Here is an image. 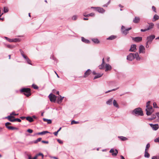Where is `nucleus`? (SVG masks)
Segmentation results:
<instances>
[{"instance_id":"f257e3e1","label":"nucleus","mask_w":159,"mask_h":159,"mask_svg":"<svg viewBox=\"0 0 159 159\" xmlns=\"http://www.w3.org/2000/svg\"><path fill=\"white\" fill-rule=\"evenodd\" d=\"M135 58H136V59L138 61L140 60L141 59L140 57H139L137 52L135 53H130L127 57V60L130 61H132Z\"/></svg>"},{"instance_id":"f03ea898","label":"nucleus","mask_w":159,"mask_h":159,"mask_svg":"<svg viewBox=\"0 0 159 159\" xmlns=\"http://www.w3.org/2000/svg\"><path fill=\"white\" fill-rule=\"evenodd\" d=\"M132 114L135 116H143V111L140 107L135 109L133 111Z\"/></svg>"},{"instance_id":"7ed1b4c3","label":"nucleus","mask_w":159,"mask_h":159,"mask_svg":"<svg viewBox=\"0 0 159 159\" xmlns=\"http://www.w3.org/2000/svg\"><path fill=\"white\" fill-rule=\"evenodd\" d=\"M21 93L23 94L27 97H28L31 95V90L29 88H23L20 90Z\"/></svg>"},{"instance_id":"20e7f679","label":"nucleus","mask_w":159,"mask_h":159,"mask_svg":"<svg viewBox=\"0 0 159 159\" xmlns=\"http://www.w3.org/2000/svg\"><path fill=\"white\" fill-rule=\"evenodd\" d=\"M14 118L15 117L14 116H9L6 117V118L8 119L11 122L17 121L18 122H21V120L19 118L12 119L13 118Z\"/></svg>"},{"instance_id":"39448f33","label":"nucleus","mask_w":159,"mask_h":159,"mask_svg":"<svg viewBox=\"0 0 159 159\" xmlns=\"http://www.w3.org/2000/svg\"><path fill=\"white\" fill-rule=\"evenodd\" d=\"M11 123L10 122H7L6 123H5V125L6 127L9 129L12 130L14 129L16 130H18V128H17L8 126V125H11Z\"/></svg>"},{"instance_id":"423d86ee","label":"nucleus","mask_w":159,"mask_h":159,"mask_svg":"<svg viewBox=\"0 0 159 159\" xmlns=\"http://www.w3.org/2000/svg\"><path fill=\"white\" fill-rule=\"evenodd\" d=\"M155 38V36L154 35H152L148 37L147 38V44H148V43H150L153 39Z\"/></svg>"},{"instance_id":"0eeeda50","label":"nucleus","mask_w":159,"mask_h":159,"mask_svg":"<svg viewBox=\"0 0 159 159\" xmlns=\"http://www.w3.org/2000/svg\"><path fill=\"white\" fill-rule=\"evenodd\" d=\"M146 114L148 116H150L151 115L153 112V110L152 107H150L149 108H146Z\"/></svg>"},{"instance_id":"6e6552de","label":"nucleus","mask_w":159,"mask_h":159,"mask_svg":"<svg viewBox=\"0 0 159 159\" xmlns=\"http://www.w3.org/2000/svg\"><path fill=\"white\" fill-rule=\"evenodd\" d=\"M121 29L122 33L125 35H126L128 33L129 31L131 29V28L130 27L127 29H125V27L122 26Z\"/></svg>"},{"instance_id":"1a4fd4ad","label":"nucleus","mask_w":159,"mask_h":159,"mask_svg":"<svg viewBox=\"0 0 159 159\" xmlns=\"http://www.w3.org/2000/svg\"><path fill=\"white\" fill-rule=\"evenodd\" d=\"M49 98L51 102H55L56 101L57 96L52 94H51L49 95Z\"/></svg>"},{"instance_id":"9d476101","label":"nucleus","mask_w":159,"mask_h":159,"mask_svg":"<svg viewBox=\"0 0 159 159\" xmlns=\"http://www.w3.org/2000/svg\"><path fill=\"white\" fill-rule=\"evenodd\" d=\"M39 156H41L42 158L41 159H43V155L41 153H39L38 154H37L35 156L34 158H32L31 157L30 155H29L28 156V158L29 159H37L38 157Z\"/></svg>"},{"instance_id":"9b49d317","label":"nucleus","mask_w":159,"mask_h":159,"mask_svg":"<svg viewBox=\"0 0 159 159\" xmlns=\"http://www.w3.org/2000/svg\"><path fill=\"white\" fill-rule=\"evenodd\" d=\"M110 152L112 153V156H116L118 153V151L116 149L115 150L113 149H111L110 151Z\"/></svg>"},{"instance_id":"f8f14e48","label":"nucleus","mask_w":159,"mask_h":159,"mask_svg":"<svg viewBox=\"0 0 159 159\" xmlns=\"http://www.w3.org/2000/svg\"><path fill=\"white\" fill-rule=\"evenodd\" d=\"M136 45L135 44H132L131 46V47L129 51L130 52H135L137 50Z\"/></svg>"},{"instance_id":"ddd939ff","label":"nucleus","mask_w":159,"mask_h":159,"mask_svg":"<svg viewBox=\"0 0 159 159\" xmlns=\"http://www.w3.org/2000/svg\"><path fill=\"white\" fill-rule=\"evenodd\" d=\"M132 39L136 42H138L142 40V38L141 37H132Z\"/></svg>"},{"instance_id":"4468645a","label":"nucleus","mask_w":159,"mask_h":159,"mask_svg":"<svg viewBox=\"0 0 159 159\" xmlns=\"http://www.w3.org/2000/svg\"><path fill=\"white\" fill-rule=\"evenodd\" d=\"M92 72L90 69H88L84 73L83 76L84 78L87 77Z\"/></svg>"},{"instance_id":"2eb2a0df","label":"nucleus","mask_w":159,"mask_h":159,"mask_svg":"<svg viewBox=\"0 0 159 159\" xmlns=\"http://www.w3.org/2000/svg\"><path fill=\"white\" fill-rule=\"evenodd\" d=\"M150 125L152 128V129L155 130H157L159 128L158 125L157 124L153 125L152 124H150Z\"/></svg>"},{"instance_id":"dca6fc26","label":"nucleus","mask_w":159,"mask_h":159,"mask_svg":"<svg viewBox=\"0 0 159 159\" xmlns=\"http://www.w3.org/2000/svg\"><path fill=\"white\" fill-rule=\"evenodd\" d=\"M139 52L140 53H144L145 52V49L143 45H140L139 48Z\"/></svg>"},{"instance_id":"f3484780","label":"nucleus","mask_w":159,"mask_h":159,"mask_svg":"<svg viewBox=\"0 0 159 159\" xmlns=\"http://www.w3.org/2000/svg\"><path fill=\"white\" fill-rule=\"evenodd\" d=\"M140 20V17L139 16H135L133 20V22L134 23H139Z\"/></svg>"},{"instance_id":"a211bd4d","label":"nucleus","mask_w":159,"mask_h":159,"mask_svg":"<svg viewBox=\"0 0 159 159\" xmlns=\"http://www.w3.org/2000/svg\"><path fill=\"white\" fill-rule=\"evenodd\" d=\"M105 68H106V71H107L108 70H111V66L109 64H106L105 65Z\"/></svg>"},{"instance_id":"6ab92c4d","label":"nucleus","mask_w":159,"mask_h":159,"mask_svg":"<svg viewBox=\"0 0 159 159\" xmlns=\"http://www.w3.org/2000/svg\"><path fill=\"white\" fill-rule=\"evenodd\" d=\"M96 10L99 12L103 13L105 12V10L102 8L100 7H97L96 8Z\"/></svg>"},{"instance_id":"aec40b11","label":"nucleus","mask_w":159,"mask_h":159,"mask_svg":"<svg viewBox=\"0 0 159 159\" xmlns=\"http://www.w3.org/2000/svg\"><path fill=\"white\" fill-rule=\"evenodd\" d=\"M63 98H64L63 97H62L61 95H59V96L58 97V98H57V102L58 103H61L62 102V101L63 99Z\"/></svg>"},{"instance_id":"412c9836","label":"nucleus","mask_w":159,"mask_h":159,"mask_svg":"<svg viewBox=\"0 0 159 159\" xmlns=\"http://www.w3.org/2000/svg\"><path fill=\"white\" fill-rule=\"evenodd\" d=\"M158 19H159V16L157 14H155L153 16L152 21L154 22Z\"/></svg>"},{"instance_id":"4be33fe9","label":"nucleus","mask_w":159,"mask_h":159,"mask_svg":"<svg viewBox=\"0 0 159 159\" xmlns=\"http://www.w3.org/2000/svg\"><path fill=\"white\" fill-rule=\"evenodd\" d=\"M81 40L83 42L86 43H90V41L89 40L85 39L83 37H81Z\"/></svg>"},{"instance_id":"5701e85b","label":"nucleus","mask_w":159,"mask_h":159,"mask_svg":"<svg viewBox=\"0 0 159 159\" xmlns=\"http://www.w3.org/2000/svg\"><path fill=\"white\" fill-rule=\"evenodd\" d=\"M154 24L152 23L149 24V27L147 29V30H149L153 28Z\"/></svg>"},{"instance_id":"b1692460","label":"nucleus","mask_w":159,"mask_h":159,"mask_svg":"<svg viewBox=\"0 0 159 159\" xmlns=\"http://www.w3.org/2000/svg\"><path fill=\"white\" fill-rule=\"evenodd\" d=\"M26 119L30 122H31L34 121V120L32 117L30 116H28L26 117Z\"/></svg>"},{"instance_id":"393cba45","label":"nucleus","mask_w":159,"mask_h":159,"mask_svg":"<svg viewBox=\"0 0 159 159\" xmlns=\"http://www.w3.org/2000/svg\"><path fill=\"white\" fill-rule=\"evenodd\" d=\"M118 138L121 141H125L128 139L126 137L123 136H119Z\"/></svg>"},{"instance_id":"a878e982","label":"nucleus","mask_w":159,"mask_h":159,"mask_svg":"<svg viewBox=\"0 0 159 159\" xmlns=\"http://www.w3.org/2000/svg\"><path fill=\"white\" fill-rule=\"evenodd\" d=\"M144 157L147 158H148L150 157V154L148 153V151H147V150L145 152Z\"/></svg>"},{"instance_id":"bb28decb","label":"nucleus","mask_w":159,"mask_h":159,"mask_svg":"<svg viewBox=\"0 0 159 159\" xmlns=\"http://www.w3.org/2000/svg\"><path fill=\"white\" fill-rule=\"evenodd\" d=\"M24 58L25 59L28 64L32 65L31 61L27 56L25 57V58Z\"/></svg>"},{"instance_id":"cd10ccee","label":"nucleus","mask_w":159,"mask_h":159,"mask_svg":"<svg viewBox=\"0 0 159 159\" xmlns=\"http://www.w3.org/2000/svg\"><path fill=\"white\" fill-rule=\"evenodd\" d=\"M92 40L94 43H99V41L97 39H95V38L92 39Z\"/></svg>"},{"instance_id":"c85d7f7f","label":"nucleus","mask_w":159,"mask_h":159,"mask_svg":"<svg viewBox=\"0 0 159 159\" xmlns=\"http://www.w3.org/2000/svg\"><path fill=\"white\" fill-rule=\"evenodd\" d=\"M113 98H111L110 99H109L108 101H107L106 103L108 105H111L112 103V101H113Z\"/></svg>"},{"instance_id":"c756f323","label":"nucleus","mask_w":159,"mask_h":159,"mask_svg":"<svg viewBox=\"0 0 159 159\" xmlns=\"http://www.w3.org/2000/svg\"><path fill=\"white\" fill-rule=\"evenodd\" d=\"M48 133L49 132L48 131H43L41 132L38 133L37 134L38 135H44Z\"/></svg>"},{"instance_id":"7c9ffc66","label":"nucleus","mask_w":159,"mask_h":159,"mask_svg":"<svg viewBox=\"0 0 159 159\" xmlns=\"http://www.w3.org/2000/svg\"><path fill=\"white\" fill-rule=\"evenodd\" d=\"M103 74H97V75L95 76L94 78H93V80H95L96 79H97V78H99L100 77H101L103 75Z\"/></svg>"},{"instance_id":"2f4dec72","label":"nucleus","mask_w":159,"mask_h":159,"mask_svg":"<svg viewBox=\"0 0 159 159\" xmlns=\"http://www.w3.org/2000/svg\"><path fill=\"white\" fill-rule=\"evenodd\" d=\"M43 120L44 122H47L48 124H50L52 123V121L51 120H49L45 118H43Z\"/></svg>"},{"instance_id":"473e14b6","label":"nucleus","mask_w":159,"mask_h":159,"mask_svg":"<svg viewBox=\"0 0 159 159\" xmlns=\"http://www.w3.org/2000/svg\"><path fill=\"white\" fill-rule=\"evenodd\" d=\"M95 15V14L93 13H91L90 14H87V15H84V16L85 17H88L89 16H93Z\"/></svg>"},{"instance_id":"72a5a7b5","label":"nucleus","mask_w":159,"mask_h":159,"mask_svg":"<svg viewBox=\"0 0 159 159\" xmlns=\"http://www.w3.org/2000/svg\"><path fill=\"white\" fill-rule=\"evenodd\" d=\"M116 36L114 35H111L107 39L108 40H112L116 38Z\"/></svg>"},{"instance_id":"f704fd0d","label":"nucleus","mask_w":159,"mask_h":159,"mask_svg":"<svg viewBox=\"0 0 159 159\" xmlns=\"http://www.w3.org/2000/svg\"><path fill=\"white\" fill-rule=\"evenodd\" d=\"M113 105L116 107H118L119 106L116 100H114L113 102Z\"/></svg>"},{"instance_id":"c9c22d12","label":"nucleus","mask_w":159,"mask_h":159,"mask_svg":"<svg viewBox=\"0 0 159 159\" xmlns=\"http://www.w3.org/2000/svg\"><path fill=\"white\" fill-rule=\"evenodd\" d=\"M12 40L13 42H17L20 41V39L17 38L12 39Z\"/></svg>"},{"instance_id":"e433bc0d","label":"nucleus","mask_w":159,"mask_h":159,"mask_svg":"<svg viewBox=\"0 0 159 159\" xmlns=\"http://www.w3.org/2000/svg\"><path fill=\"white\" fill-rule=\"evenodd\" d=\"M150 101H148L146 103V108H149L150 107H152V106L150 105Z\"/></svg>"},{"instance_id":"4c0bfd02","label":"nucleus","mask_w":159,"mask_h":159,"mask_svg":"<svg viewBox=\"0 0 159 159\" xmlns=\"http://www.w3.org/2000/svg\"><path fill=\"white\" fill-rule=\"evenodd\" d=\"M20 51L22 56L24 58H25V57H27V56L24 55V52L21 49H20Z\"/></svg>"},{"instance_id":"58836bf2","label":"nucleus","mask_w":159,"mask_h":159,"mask_svg":"<svg viewBox=\"0 0 159 159\" xmlns=\"http://www.w3.org/2000/svg\"><path fill=\"white\" fill-rule=\"evenodd\" d=\"M104 64L102 63L99 66V68L100 69H102L104 67Z\"/></svg>"},{"instance_id":"ea45409f","label":"nucleus","mask_w":159,"mask_h":159,"mask_svg":"<svg viewBox=\"0 0 159 159\" xmlns=\"http://www.w3.org/2000/svg\"><path fill=\"white\" fill-rule=\"evenodd\" d=\"M79 122L78 121H75L74 120H73L71 121V124L73 125V124H79Z\"/></svg>"},{"instance_id":"a19ab883","label":"nucleus","mask_w":159,"mask_h":159,"mask_svg":"<svg viewBox=\"0 0 159 159\" xmlns=\"http://www.w3.org/2000/svg\"><path fill=\"white\" fill-rule=\"evenodd\" d=\"M150 145L149 143H148L146 146V148L145 151H146L147 150V151H148V149L150 148Z\"/></svg>"},{"instance_id":"79ce46f5","label":"nucleus","mask_w":159,"mask_h":159,"mask_svg":"<svg viewBox=\"0 0 159 159\" xmlns=\"http://www.w3.org/2000/svg\"><path fill=\"white\" fill-rule=\"evenodd\" d=\"M5 39L7 40L10 42H13L12 39H9L7 37H5Z\"/></svg>"},{"instance_id":"37998d69","label":"nucleus","mask_w":159,"mask_h":159,"mask_svg":"<svg viewBox=\"0 0 159 159\" xmlns=\"http://www.w3.org/2000/svg\"><path fill=\"white\" fill-rule=\"evenodd\" d=\"M32 86L35 89H38V87L36 85L34 84H33Z\"/></svg>"},{"instance_id":"c03bdc74","label":"nucleus","mask_w":159,"mask_h":159,"mask_svg":"<svg viewBox=\"0 0 159 159\" xmlns=\"http://www.w3.org/2000/svg\"><path fill=\"white\" fill-rule=\"evenodd\" d=\"M8 11V9L7 7H4V13L7 12Z\"/></svg>"},{"instance_id":"a18cd8bd","label":"nucleus","mask_w":159,"mask_h":159,"mask_svg":"<svg viewBox=\"0 0 159 159\" xmlns=\"http://www.w3.org/2000/svg\"><path fill=\"white\" fill-rule=\"evenodd\" d=\"M18 115V114H16L14 112L11 113L10 116H12V115L16 116Z\"/></svg>"},{"instance_id":"49530a36","label":"nucleus","mask_w":159,"mask_h":159,"mask_svg":"<svg viewBox=\"0 0 159 159\" xmlns=\"http://www.w3.org/2000/svg\"><path fill=\"white\" fill-rule=\"evenodd\" d=\"M152 9L153 11H154L155 12H156V8L155 7H154V6H152Z\"/></svg>"},{"instance_id":"de8ad7c7","label":"nucleus","mask_w":159,"mask_h":159,"mask_svg":"<svg viewBox=\"0 0 159 159\" xmlns=\"http://www.w3.org/2000/svg\"><path fill=\"white\" fill-rule=\"evenodd\" d=\"M57 141L60 144H62L63 143V141L60 139H57Z\"/></svg>"},{"instance_id":"09e8293b","label":"nucleus","mask_w":159,"mask_h":159,"mask_svg":"<svg viewBox=\"0 0 159 159\" xmlns=\"http://www.w3.org/2000/svg\"><path fill=\"white\" fill-rule=\"evenodd\" d=\"M27 131L30 133H31L33 132V130L30 129H29L27 130Z\"/></svg>"},{"instance_id":"8fccbe9b","label":"nucleus","mask_w":159,"mask_h":159,"mask_svg":"<svg viewBox=\"0 0 159 159\" xmlns=\"http://www.w3.org/2000/svg\"><path fill=\"white\" fill-rule=\"evenodd\" d=\"M41 139H42V138H39L36 141L35 143H37V142H39V141H41Z\"/></svg>"},{"instance_id":"3c124183","label":"nucleus","mask_w":159,"mask_h":159,"mask_svg":"<svg viewBox=\"0 0 159 159\" xmlns=\"http://www.w3.org/2000/svg\"><path fill=\"white\" fill-rule=\"evenodd\" d=\"M154 141L155 142H159V137L155 139L154 140Z\"/></svg>"},{"instance_id":"603ef678","label":"nucleus","mask_w":159,"mask_h":159,"mask_svg":"<svg viewBox=\"0 0 159 159\" xmlns=\"http://www.w3.org/2000/svg\"><path fill=\"white\" fill-rule=\"evenodd\" d=\"M77 16H73L72 17V19L74 20H75L77 19Z\"/></svg>"},{"instance_id":"864d4df0","label":"nucleus","mask_w":159,"mask_h":159,"mask_svg":"<svg viewBox=\"0 0 159 159\" xmlns=\"http://www.w3.org/2000/svg\"><path fill=\"white\" fill-rule=\"evenodd\" d=\"M153 106L154 107V108H157V104L156 102H154L153 103Z\"/></svg>"},{"instance_id":"5fc2aeb1","label":"nucleus","mask_w":159,"mask_h":159,"mask_svg":"<svg viewBox=\"0 0 159 159\" xmlns=\"http://www.w3.org/2000/svg\"><path fill=\"white\" fill-rule=\"evenodd\" d=\"M50 157L51 158H52L54 159H58V158L57 157H55L50 156Z\"/></svg>"},{"instance_id":"6e6d98bb","label":"nucleus","mask_w":159,"mask_h":159,"mask_svg":"<svg viewBox=\"0 0 159 159\" xmlns=\"http://www.w3.org/2000/svg\"><path fill=\"white\" fill-rule=\"evenodd\" d=\"M152 159H159V157L158 158H157L156 156H153L152 157Z\"/></svg>"},{"instance_id":"4d7b16f0","label":"nucleus","mask_w":159,"mask_h":159,"mask_svg":"<svg viewBox=\"0 0 159 159\" xmlns=\"http://www.w3.org/2000/svg\"><path fill=\"white\" fill-rule=\"evenodd\" d=\"M42 142L45 143H48V141H42Z\"/></svg>"},{"instance_id":"13d9d810","label":"nucleus","mask_w":159,"mask_h":159,"mask_svg":"<svg viewBox=\"0 0 159 159\" xmlns=\"http://www.w3.org/2000/svg\"><path fill=\"white\" fill-rule=\"evenodd\" d=\"M58 132H57V131H56V132H54L53 133L54 134L55 136H56L57 135V134H58Z\"/></svg>"},{"instance_id":"bf43d9fd","label":"nucleus","mask_w":159,"mask_h":159,"mask_svg":"<svg viewBox=\"0 0 159 159\" xmlns=\"http://www.w3.org/2000/svg\"><path fill=\"white\" fill-rule=\"evenodd\" d=\"M147 30H147V29H144V30H143V29H141V31H142V32H145Z\"/></svg>"},{"instance_id":"052dcab7","label":"nucleus","mask_w":159,"mask_h":159,"mask_svg":"<svg viewBox=\"0 0 159 159\" xmlns=\"http://www.w3.org/2000/svg\"><path fill=\"white\" fill-rule=\"evenodd\" d=\"M116 90V89H112V90H109V91H107V92H106V93H108V92H111V91H115V90Z\"/></svg>"},{"instance_id":"680f3d73","label":"nucleus","mask_w":159,"mask_h":159,"mask_svg":"<svg viewBox=\"0 0 159 159\" xmlns=\"http://www.w3.org/2000/svg\"><path fill=\"white\" fill-rule=\"evenodd\" d=\"M20 118L22 119V120H24V119H25L26 118V117H25V116H22V117H20Z\"/></svg>"},{"instance_id":"e2e57ef3","label":"nucleus","mask_w":159,"mask_h":159,"mask_svg":"<svg viewBox=\"0 0 159 159\" xmlns=\"http://www.w3.org/2000/svg\"><path fill=\"white\" fill-rule=\"evenodd\" d=\"M102 64H105V62H104V58H103L102 59Z\"/></svg>"},{"instance_id":"0e129e2a","label":"nucleus","mask_w":159,"mask_h":159,"mask_svg":"<svg viewBox=\"0 0 159 159\" xmlns=\"http://www.w3.org/2000/svg\"><path fill=\"white\" fill-rule=\"evenodd\" d=\"M156 26L157 28L159 29V23H158L156 24Z\"/></svg>"},{"instance_id":"69168bd1","label":"nucleus","mask_w":159,"mask_h":159,"mask_svg":"<svg viewBox=\"0 0 159 159\" xmlns=\"http://www.w3.org/2000/svg\"><path fill=\"white\" fill-rule=\"evenodd\" d=\"M7 47L8 48H11V46L9 45H7Z\"/></svg>"},{"instance_id":"338daca9","label":"nucleus","mask_w":159,"mask_h":159,"mask_svg":"<svg viewBox=\"0 0 159 159\" xmlns=\"http://www.w3.org/2000/svg\"><path fill=\"white\" fill-rule=\"evenodd\" d=\"M120 157H121V159H125L124 157L122 155L120 156Z\"/></svg>"},{"instance_id":"774afa93","label":"nucleus","mask_w":159,"mask_h":159,"mask_svg":"<svg viewBox=\"0 0 159 159\" xmlns=\"http://www.w3.org/2000/svg\"><path fill=\"white\" fill-rule=\"evenodd\" d=\"M93 74L94 75H96L97 74L96 73V72L95 71H93Z\"/></svg>"}]
</instances>
